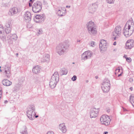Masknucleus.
<instances>
[{
	"mask_svg": "<svg viewBox=\"0 0 134 134\" xmlns=\"http://www.w3.org/2000/svg\"><path fill=\"white\" fill-rule=\"evenodd\" d=\"M134 30V24L131 21H127L123 33L126 37L130 36Z\"/></svg>",
	"mask_w": 134,
	"mask_h": 134,
	"instance_id": "f257e3e1",
	"label": "nucleus"
},
{
	"mask_svg": "<svg viewBox=\"0 0 134 134\" xmlns=\"http://www.w3.org/2000/svg\"><path fill=\"white\" fill-rule=\"evenodd\" d=\"M59 80V75L58 72H55L52 76L49 82V85L52 88L55 86L57 82Z\"/></svg>",
	"mask_w": 134,
	"mask_h": 134,
	"instance_id": "f03ea898",
	"label": "nucleus"
},
{
	"mask_svg": "<svg viewBox=\"0 0 134 134\" xmlns=\"http://www.w3.org/2000/svg\"><path fill=\"white\" fill-rule=\"evenodd\" d=\"M122 28L120 26H116L115 28L113 34V38L115 40L119 38L121 35Z\"/></svg>",
	"mask_w": 134,
	"mask_h": 134,
	"instance_id": "7ed1b4c3",
	"label": "nucleus"
},
{
	"mask_svg": "<svg viewBox=\"0 0 134 134\" xmlns=\"http://www.w3.org/2000/svg\"><path fill=\"white\" fill-rule=\"evenodd\" d=\"M87 28L89 33L92 34H96L97 32L96 25L94 22H89L87 25Z\"/></svg>",
	"mask_w": 134,
	"mask_h": 134,
	"instance_id": "20e7f679",
	"label": "nucleus"
},
{
	"mask_svg": "<svg viewBox=\"0 0 134 134\" xmlns=\"http://www.w3.org/2000/svg\"><path fill=\"white\" fill-rule=\"evenodd\" d=\"M100 121L102 124L107 126L109 124L110 119L109 116L106 115H103L100 117Z\"/></svg>",
	"mask_w": 134,
	"mask_h": 134,
	"instance_id": "39448f33",
	"label": "nucleus"
},
{
	"mask_svg": "<svg viewBox=\"0 0 134 134\" xmlns=\"http://www.w3.org/2000/svg\"><path fill=\"white\" fill-rule=\"evenodd\" d=\"M34 106H32L31 108H29L28 109L27 112V115L29 118L30 120H32L35 118H37L38 117V116H35V114H32L33 111L35 110Z\"/></svg>",
	"mask_w": 134,
	"mask_h": 134,
	"instance_id": "423d86ee",
	"label": "nucleus"
},
{
	"mask_svg": "<svg viewBox=\"0 0 134 134\" xmlns=\"http://www.w3.org/2000/svg\"><path fill=\"white\" fill-rule=\"evenodd\" d=\"M134 46V40L133 39L128 40L126 42L125 48L126 49H131Z\"/></svg>",
	"mask_w": 134,
	"mask_h": 134,
	"instance_id": "0eeeda50",
	"label": "nucleus"
},
{
	"mask_svg": "<svg viewBox=\"0 0 134 134\" xmlns=\"http://www.w3.org/2000/svg\"><path fill=\"white\" fill-rule=\"evenodd\" d=\"M102 84L103 86L102 87V88L103 91L105 92H108L110 89V85L109 82H104Z\"/></svg>",
	"mask_w": 134,
	"mask_h": 134,
	"instance_id": "6e6552de",
	"label": "nucleus"
},
{
	"mask_svg": "<svg viewBox=\"0 0 134 134\" xmlns=\"http://www.w3.org/2000/svg\"><path fill=\"white\" fill-rule=\"evenodd\" d=\"M99 110L98 109L93 108L90 113V117L91 118L96 117L98 114Z\"/></svg>",
	"mask_w": 134,
	"mask_h": 134,
	"instance_id": "1a4fd4ad",
	"label": "nucleus"
},
{
	"mask_svg": "<svg viewBox=\"0 0 134 134\" xmlns=\"http://www.w3.org/2000/svg\"><path fill=\"white\" fill-rule=\"evenodd\" d=\"M41 7L38 4H35L33 6L32 10L35 13H37L41 10Z\"/></svg>",
	"mask_w": 134,
	"mask_h": 134,
	"instance_id": "9d476101",
	"label": "nucleus"
},
{
	"mask_svg": "<svg viewBox=\"0 0 134 134\" xmlns=\"http://www.w3.org/2000/svg\"><path fill=\"white\" fill-rule=\"evenodd\" d=\"M92 55V54L90 51H88L85 52L82 55V59L83 60H86L90 58Z\"/></svg>",
	"mask_w": 134,
	"mask_h": 134,
	"instance_id": "9b49d317",
	"label": "nucleus"
},
{
	"mask_svg": "<svg viewBox=\"0 0 134 134\" xmlns=\"http://www.w3.org/2000/svg\"><path fill=\"white\" fill-rule=\"evenodd\" d=\"M4 75L7 78L9 77L11 75L10 68L9 67H5L4 72Z\"/></svg>",
	"mask_w": 134,
	"mask_h": 134,
	"instance_id": "f8f14e48",
	"label": "nucleus"
},
{
	"mask_svg": "<svg viewBox=\"0 0 134 134\" xmlns=\"http://www.w3.org/2000/svg\"><path fill=\"white\" fill-rule=\"evenodd\" d=\"M107 46V42L106 41L103 40H101L99 44V47L100 49L102 50L105 48Z\"/></svg>",
	"mask_w": 134,
	"mask_h": 134,
	"instance_id": "ddd939ff",
	"label": "nucleus"
},
{
	"mask_svg": "<svg viewBox=\"0 0 134 134\" xmlns=\"http://www.w3.org/2000/svg\"><path fill=\"white\" fill-rule=\"evenodd\" d=\"M2 84L5 86H9L12 85V83L7 79H4L2 81Z\"/></svg>",
	"mask_w": 134,
	"mask_h": 134,
	"instance_id": "4468645a",
	"label": "nucleus"
},
{
	"mask_svg": "<svg viewBox=\"0 0 134 134\" xmlns=\"http://www.w3.org/2000/svg\"><path fill=\"white\" fill-rule=\"evenodd\" d=\"M19 12L18 9L16 7H14L11 9L10 10V12L12 14L16 13Z\"/></svg>",
	"mask_w": 134,
	"mask_h": 134,
	"instance_id": "2eb2a0df",
	"label": "nucleus"
},
{
	"mask_svg": "<svg viewBox=\"0 0 134 134\" xmlns=\"http://www.w3.org/2000/svg\"><path fill=\"white\" fill-rule=\"evenodd\" d=\"M122 73V70L120 71V68L119 67H118L116 70L115 74H118V76H121Z\"/></svg>",
	"mask_w": 134,
	"mask_h": 134,
	"instance_id": "dca6fc26",
	"label": "nucleus"
},
{
	"mask_svg": "<svg viewBox=\"0 0 134 134\" xmlns=\"http://www.w3.org/2000/svg\"><path fill=\"white\" fill-rule=\"evenodd\" d=\"M33 72L35 73H38L40 71V68L38 66H37L34 68L33 69Z\"/></svg>",
	"mask_w": 134,
	"mask_h": 134,
	"instance_id": "f3484780",
	"label": "nucleus"
},
{
	"mask_svg": "<svg viewBox=\"0 0 134 134\" xmlns=\"http://www.w3.org/2000/svg\"><path fill=\"white\" fill-rule=\"evenodd\" d=\"M130 100L133 106L134 107V96H131L130 97Z\"/></svg>",
	"mask_w": 134,
	"mask_h": 134,
	"instance_id": "a211bd4d",
	"label": "nucleus"
},
{
	"mask_svg": "<svg viewBox=\"0 0 134 134\" xmlns=\"http://www.w3.org/2000/svg\"><path fill=\"white\" fill-rule=\"evenodd\" d=\"M59 128L60 129H62V128H64L63 131L64 132H66V130L64 124H60L59 126Z\"/></svg>",
	"mask_w": 134,
	"mask_h": 134,
	"instance_id": "6ab92c4d",
	"label": "nucleus"
},
{
	"mask_svg": "<svg viewBox=\"0 0 134 134\" xmlns=\"http://www.w3.org/2000/svg\"><path fill=\"white\" fill-rule=\"evenodd\" d=\"M30 13L29 12H27L26 14L25 18L26 19H30Z\"/></svg>",
	"mask_w": 134,
	"mask_h": 134,
	"instance_id": "aec40b11",
	"label": "nucleus"
},
{
	"mask_svg": "<svg viewBox=\"0 0 134 134\" xmlns=\"http://www.w3.org/2000/svg\"><path fill=\"white\" fill-rule=\"evenodd\" d=\"M41 15H36L35 16V21L36 22H38V20H39L40 19H41Z\"/></svg>",
	"mask_w": 134,
	"mask_h": 134,
	"instance_id": "412c9836",
	"label": "nucleus"
},
{
	"mask_svg": "<svg viewBox=\"0 0 134 134\" xmlns=\"http://www.w3.org/2000/svg\"><path fill=\"white\" fill-rule=\"evenodd\" d=\"M4 30V29L3 27L1 25H0V34L2 33Z\"/></svg>",
	"mask_w": 134,
	"mask_h": 134,
	"instance_id": "4be33fe9",
	"label": "nucleus"
},
{
	"mask_svg": "<svg viewBox=\"0 0 134 134\" xmlns=\"http://www.w3.org/2000/svg\"><path fill=\"white\" fill-rule=\"evenodd\" d=\"M5 31L7 34L9 33L10 32V30L9 28H7L5 29Z\"/></svg>",
	"mask_w": 134,
	"mask_h": 134,
	"instance_id": "5701e85b",
	"label": "nucleus"
},
{
	"mask_svg": "<svg viewBox=\"0 0 134 134\" xmlns=\"http://www.w3.org/2000/svg\"><path fill=\"white\" fill-rule=\"evenodd\" d=\"M42 30H37V34L38 35H39L41 34Z\"/></svg>",
	"mask_w": 134,
	"mask_h": 134,
	"instance_id": "b1692460",
	"label": "nucleus"
},
{
	"mask_svg": "<svg viewBox=\"0 0 134 134\" xmlns=\"http://www.w3.org/2000/svg\"><path fill=\"white\" fill-rule=\"evenodd\" d=\"M126 59L127 62H130L131 61V58H126Z\"/></svg>",
	"mask_w": 134,
	"mask_h": 134,
	"instance_id": "393cba45",
	"label": "nucleus"
},
{
	"mask_svg": "<svg viewBox=\"0 0 134 134\" xmlns=\"http://www.w3.org/2000/svg\"><path fill=\"white\" fill-rule=\"evenodd\" d=\"M77 79V77L76 76H75L74 75L72 78V80L73 81H75L76 80V79Z\"/></svg>",
	"mask_w": 134,
	"mask_h": 134,
	"instance_id": "a878e982",
	"label": "nucleus"
},
{
	"mask_svg": "<svg viewBox=\"0 0 134 134\" xmlns=\"http://www.w3.org/2000/svg\"><path fill=\"white\" fill-rule=\"evenodd\" d=\"M46 134H54V132L52 131H48Z\"/></svg>",
	"mask_w": 134,
	"mask_h": 134,
	"instance_id": "bb28decb",
	"label": "nucleus"
},
{
	"mask_svg": "<svg viewBox=\"0 0 134 134\" xmlns=\"http://www.w3.org/2000/svg\"><path fill=\"white\" fill-rule=\"evenodd\" d=\"M67 73V70H65L64 71V72H63V75H66Z\"/></svg>",
	"mask_w": 134,
	"mask_h": 134,
	"instance_id": "cd10ccee",
	"label": "nucleus"
},
{
	"mask_svg": "<svg viewBox=\"0 0 134 134\" xmlns=\"http://www.w3.org/2000/svg\"><path fill=\"white\" fill-rule=\"evenodd\" d=\"M108 3H111L113 2V0H107Z\"/></svg>",
	"mask_w": 134,
	"mask_h": 134,
	"instance_id": "c85d7f7f",
	"label": "nucleus"
},
{
	"mask_svg": "<svg viewBox=\"0 0 134 134\" xmlns=\"http://www.w3.org/2000/svg\"><path fill=\"white\" fill-rule=\"evenodd\" d=\"M2 92L1 90H0V99H1L2 96Z\"/></svg>",
	"mask_w": 134,
	"mask_h": 134,
	"instance_id": "c756f323",
	"label": "nucleus"
},
{
	"mask_svg": "<svg viewBox=\"0 0 134 134\" xmlns=\"http://www.w3.org/2000/svg\"><path fill=\"white\" fill-rule=\"evenodd\" d=\"M6 26L7 27L9 28L10 26V25L9 24L7 23L6 24Z\"/></svg>",
	"mask_w": 134,
	"mask_h": 134,
	"instance_id": "7c9ffc66",
	"label": "nucleus"
},
{
	"mask_svg": "<svg viewBox=\"0 0 134 134\" xmlns=\"http://www.w3.org/2000/svg\"><path fill=\"white\" fill-rule=\"evenodd\" d=\"M32 3H31L30 2H29V6L30 7L31 6H32Z\"/></svg>",
	"mask_w": 134,
	"mask_h": 134,
	"instance_id": "2f4dec72",
	"label": "nucleus"
},
{
	"mask_svg": "<svg viewBox=\"0 0 134 134\" xmlns=\"http://www.w3.org/2000/svg\"><path fill=\"white\" fill-rule=\"evenodd\" d=\"M108 132H104L103 134H108Z\"/></svg>",
	"mask_w": 134,
	"mask_h": 134,
	"instance_id": "473e14b6",
	"label": "nucleus"
},
{
	"mask_svg": "<svg viewBox=\"0 0 134 134\" xmlns=\"http://www.w3.org/2000/svg\"><path fill=\"white\" fill-rule=\"evenodd\" d=\"M63 129H64V128H62V129H61V130L63 132V133L65 132H64V131H63Z\"/></svg>",
	"mask_w": 134,
	"mask_h": 134,
	"instance_id": "72a5a7b5",
	"label": "nucleus"
},
{
	"mask_svg": "<svg viewBox=\"0 0 134 134\" xmlns=\"http://www.w3.org/2000/svg\"><path fill=\"white\" fill-rule=\"evenodd\" d=\"M63 129H64V128H62V129H61V130L63 132V133L65 132H64V131H63Z\"/></svg>",
	"mask_w": 134,
	"mask_h": 134,
	"instance_id": "f704fd0d",
	"label": "nucleus"
},
{
	"mask_svg": "<svg viewBox=\"0 0 134 134\" xmlns=\"http://www.w3.org/2000/svg\"><path fill=\"white\" fill-rule=\"evenodd\" d=\"M116 42H115L114 43H113V45L114 46L116 45Z\"/></svg>",
	"mask_w": 134,
	"mask_h": 134,
	"instance_id": "c9c22d12",
	"label": "nucleus"
},
{
	"mask_svg": "<svg viewBox=\"0 0 134 134\" xmlns=\"http://www.w3.org/2000/svg\"><path fill=\"white\" fill-rule=\"evenodd\" d=\"M47 57H48L47 59H48H48H49V55H47Z\"/></svg>",
	"mask_w": 134,
	"mask_h": 134,
	"instance_id": "e433bc0d",
	"label": "nucleus"
},
{
	"mask_svg": "<svg viewBox=\"0 0 134 134\" xmlns=\"http://www.w3.org/2000/svg\"><path fill=\"white\" fill-rule=\"evenodd\" d=\"M7 102H8V101L6 100V101H5L4 103H7Z\"/></svg>",
	"mask_w": 134,
	"mask_h": 134,
	"instance_id": "4c0bfd02",
	"label": "nucleus"
},
{
	"mask_svg": "<svg viewBox=\"0 0 134 134\" xmlns=\"http://www.w3.org/2000/svg\"><path fill=\"white\" fill-rule=\"evenodd\" d=\"M32 1V0H30V2H31Z\"/></svg>",
	"mask_w": 134,
	"mask_h": 134,
	"instance_id": "58836bf2",
	"label": "nucleus"
},
{
	"mask_svg": "<svg viewBox=\"0 0 134 134\" xmlns=\"http://www.w3.org/2000/svg\"><path fill=\"white\" fill-rule=\"evenodd\" d=\"M58 53L59 54H61L60 53H59V52H58Z\"/></svg>",
	"mask_w": 134,
	"mask_h": 134,
	"instance_id": "ea45409f",
	"label": "nucleus"
},
{
	"mask_svg": "<svg viewBox=\"0 0 134 134\" xmlns=\"http://www.w3.org/2000/svg\"><path fill=\"white\" fill-rule=\"evenodd\" d=\"M96 78L97 79V78H98L97 77H96Z\"/></svg>",
	"mask_w": 134,
	"mask_h": 134,
	"instance_id": "a19ab883",
	"label": "nucleus"
},
{
	"mask_svg": "<svg viewBox=\"0 0 134 134\" xmlns=\"http://www.w3.org/2000/svg\"><path fill=\"white\" fill-rule=\"evenodd\" d=\"M70 7V6L68 7Z\"/></svg>",
	"mask_w": 134,
	"mask_h": 134,
	"instance_id": "79ce46f5",
	"label": "nucleus"
},
{
	"mask_svg": "<svg viewBox=\"0 0 134 134\" xmlns=\"http://www.w3.org/2000/svg\"><path fill=\"white\" fill-rule=\"evenodd\" d=\"M70 7V6L68 7Z\"/></svg>",
	"mask_w": 134,
	"mask_h": 134,
	"instance_id": "37998d69",
	"label": "nucleus"
},
{
	"mask_svg": "<svg viewBox=\"0 0 134 134\" xmlns=\"http://www.w3.org/2000/svg\"><path fill=\"white\" fill-rule=\"evenodd\" d=\"M70 7V6L68 7Z\"/></svg>",
	"mask_w": 134,
	"mask_h": 134,
	"instance_id": "c03bdc74",
	"label": "nucleus"
},
{
	"mask_svg": "<svg viewBox=\"0 0 134 134\" xmlns=\"http://www.w3.org/2000/svg\"><path fill=\"white\" fill-rule=\"evenodd\" d=\"M93 44H94V43H93Z\"/></svg>",
	"mask_w": 134,
	"mask_h": 134,
	"instance_id": "a18cd8bd",
	"label": "nucleus"
},
{
	"mask_svg": "<svg viewBox=\"0 0 134 134\" xmlns=\"http://www.w3.org/2000/svg\"><path fill=\"white\" fill-rule=\"evenodd\" d=\"M23 134H24V133H23Z\"/></svg>",
	"mask_w": 134,
	"mask_h": 134,
	"instance_id": "49530a36",
	"label": "nucleus"
}]
</instances>
